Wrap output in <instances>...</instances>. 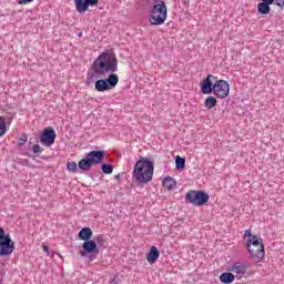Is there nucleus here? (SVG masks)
Segmentation results:
<instances>
[{
    "label": "nucleus",
    "instance_id": "obj_5",
    "mask_svg": "<svg viewBox=\"0 0 284 284\" xmlns=\"http://www.w3.org/2000/svg\"><path fill=\"white\" fill-rule=\"evenodd\" d=\"M246 247L252 258L255 261H263V258H265V244H263V239L258 240V236H252L251 240H246Z\"/></svg>",
    "mask_w": 284,
    "mask_h": 284
},
{
    "label": "nucleus",
    "instance_id": "obj_6",
    "mask_svg": "<svg viewBox=\"0 0 284 284\" xmlns=\"http://www.w3.org/2000/svg\"><path fill=\"white\" fill-rule=\"evenodd\" d=\"M17 250L14 241L9 233H6L3 227H0V257L6 258L12 256V253Z\"/></svg>",
    "mask_w": 284,
    "mask_h": 284
},
{
    "label": "nucleus",
    "instance_id": "obj_20",
    "mask_svg": "<svg viewBox=\"0 0 284 284\" xmlns=\"http://www.w3.org/2000/svg\"><path fill=\"white\" fill-rule=\"evenodd\" d=\"M271 10H272V8H270V4H266L264 2H260L257 4V12L260 14H270Z\"/></svg>",
    "mask_w": 284,
    "mask_h": 284
},
{
    "label": "nucleus",
    "instance_id": "obj_10",
    "mask_svg": "<svg viewBox=\"0 0 284 284\" xmlns=\"http://www.w3.org/2000/svg\"><path fill=\"white\" fill-rule=\"evenodd\" d=\"M54 141H57V131L52 126L44 128L40 134V143L44 148H52Z\"/></svg>",
    "mask_w": 284,
    "mask_h": 284
},
{
    "label": "nucleus",
    "instance_id": "obj_4",
    "mask_svg": "<svg viewBox=\"0 0 284 284\" xmlns=\"http://www.w3.org/2000/svg\"><path fill=\"white\" fill-rule=\"evenodd\" d=\"M105 160V151L104 150H93L90 151L78 162L79 170L82 172H90L94 165H100Z\"/></svg>",
    "mask_w": 284,
    "mask_h": 284
},
{
    "label": "nucleus",
    "instance_id": "obj_26",
    "mask_svg": "<svg viewBox=\"0 0 284 284\" xmlns=\"http://www.w3.org/2000/svg\"><path fill=\"white\" fill-rule=\"evenodd\" d=\"M67 170H69V172H77V170H78L77 162H68Z\"/></svg>",
    "mask_w": 284,
    "mask_h": 284
},
{
    "label": "nucleus",
    "instance_id": "obj_34",
    "mask_svg": "<svg viewBox=\"0 0 284 284\" xmlns=\"http://www.w3.org/2000/svg\"><path fill=\"white\" fill-rule=\"evenodd\" d=\"M43 252H47V253H48V252H50V248L44 245V246H43Z\"/></svg>",
    "mask_w": 284,
    "mask_h": 284
},
{
    "label": "nucleus",
    "instance_id": "obj_31",
    "mask_svg": "<svg viewBox=\"0 0 284 284\" xmlns=\"http://www.w3.org/2000/svg\"><path fill=\"white\" fill-rule=\"evenodd\" d=\"M32 1H34V0H20L19 3H20V6H23L26 3H32Z\"/></svg>",
    "mask_w": 284,
    "mask_h": 284
},
{
    "label": "nucleus",
    "instance_id": "obj_28",
    "mask_svg": "<svg viewBox=\"0 0 284 284\" xmlns=\"http://www.w3.org/2000/svg\"><path fill=\"white\" fill-rule=\"evenodd\" d=\"M121 283V278H119V275H113V277L110 280V284H119Z\"/></svg>",
    "mask_w": 284,
    "mask_h": 284
},
{
    "label": "nucleus",
    "instance_id": "obj_7",
    "mask_svg": "<svg viewBox=\"0 0 284 284\" xmlns=\"http://www.w3.org/2000/svg\"><path fill=\"white\" fill-rule=\"evenodd\" d=\"M210 201V194L203 190H190L185 195V203L203 207Z\"/></svg>",
    "mask_w": 284,
    "mask_h": 284
},
{
    "label": "nucleus",
    "instance_id": "obj_21",
    "mask_svg": "<svg viewBox=\"0 0 284 284\" xmlns=\"http://www.w3.org/2000/svg\"><path fill=\"white\" fill-rule=\"evenodd\" d=\"M175 170H185V158H181L180 155L175 156Z\"/></svg>",
    "mask_w": 284,
    "mask_h": 284
},
{
    "label": "nucleus",
    "instance_id": "obj_22",
    "mask_svg": "<svg viewBox=\"0 0 284 284\" xmlns=\"http://www.w3.org/2000/svg\"><path fill=\"white\" fill-rule=\"evenodd\" d=\"M6 132H8V124L6 123V118L0 115V138L4 136Z\"/></svg>",
    "mask_w": 284,
    "mask_h": 284
},
{
    "label": "nucleus",
    "instance_id": "obj_24",
    "mask_svg": "<svg viewBox=\"0 0 284 284\" xmlns=\"http://www.w3.org/2000/svg\"><path fill=\"white\" fill-rule=\"evenodd\" d=\"M94 242L97 245H99V247H103V245H105V236L103 234H99L95 236Z\"/></svg>",
    "mask_w": 284,
    "mask_h": 284
},
{
    "label": "nucleus",
    "instance_id": "obj_16",
    "mask_svg": "<svg viewBox=\"0 0 284 284\" xmlns=\"http://www.w3.org/2000/svg\"><path fill=\"white\" fill-rule=\"evenodd\" d=\"M92 229L85 226V227H82L78 234V239L80 241H83L84 243L88 242V241H92Z\"/></svg>",
    "mask_w": 284,
    "mask_h": 284
},
{
    "label": "nucleus",
    "instance_id": "obj_23",
    "mask_svg": "<svg viewBox=\"0 0 284 284\" xmlns=\"http://www.w3.org/2000/svg\"><path fill=\"white\" fill-rule=\"evenodd\" d=\"M101 170H102L103 174H112V172H114V165H112L110 163H102Z\"/></svg>",
    "mask_w": 284,
    "mask_h": 284
},
{
    "label": "nucleus",
    "instance_id": "obj_30",
    "mask_svg": "<svg viewBox=\"0 0 284 284\" xmlns=\"http://www.w3.org/2000/svg\"><path fill=\"white\" fill-rule=\"evenodd\" d=\"M24 143H28V136H24L19 140V145H23Z\"/></svg>",
    "mask_w": 284,
    "mask_h": 284
},
{
    "label": "nucleus",
    "instance_id": "obj_2",
    "mask_svg": "<svg viewBox=\"0 0 284 284\" xmlns=\"http://www.w3.org/2000/svg\"><path fill=\"white\" fill-rule=\"evenodd\" d=\"M152 179H154V161L140 156L133 166L132 180L138 185H148L152 183Z\"/></svg>",
    "mask_w": 284,
    "mask_h": 284
},
{
    "label": "nucleus",
    "instance_id": "obj_29",
    "mask_svg": "<svg viewBox=\"0 0 284 284\" xmlns=\"http://www.w3.org/2000/svg\"><path fill=\"white\" fill-rule=\"evenodd\" d=\"M275 6H278V8H283L284 0H274Z\"/></svg>",
    "mask_w": 284,
    "mask_h": 284
},
{
    "label": "nucleus",
    "instance_id": "obj_13",
    "mask_svg": "<svg viewBox=\"0 0 284 284\" xmlns=\"http://www.w3.org/2000/svg\"><path fill=\"white\" fill-rule=\"evenodd\" d=\"M250 268V264L248 263H234L231 267H230V272H233V274H235V278H247V270Z\"/></svg>",
    "mask_w": 284,
    "mask_h": 284
},
{
    "label": "nucleus",
    "instance_id": "obj_8",
    "mask_svg": "<svg viewBox=\"0 0 284 284\" xmlns=\"http://www.w3.org/2000/svg\"><path fill=\"white\" fill-rule=\"evenodd\" d=\"M93 83L97 92H109V90H114V87L119 85V75L109 74L108 78H100Z\"/></svg>",
    "mask_w": 284,
    "mask_h": 284
},
{
    "label": "nucleus",
    "instance_id": "obj_32",
    "mask_svg": "<svg viewBox=\"0 0 284 284\" xmlns=\"http://www.w3.org/2000/svg\"><path fill=\"white\" fill-rule=\"evenodd\" d=\"M262 3H266L267 6H272V3H274V0H262Z\"/></svg>",
    "mask_w": 284,
    "mask_h": 284
},
{
    "label": "nucleus",
    "instance_id": "obj_36",
    "mask_svg": "<svg viewBox=\"0 0 284 284\" xmlns=\"http://www.w3.org/2000/svg\"><path fill=\"white\" fill-rule=\"evenodd\" d=\"M114 179H116L118 181L121 179V175H115Z\"/></svg>",
    "mask_w": 284,
    "mask_h": 284
},
{
    "label": "nucleus",
    "instance_id": "obj_15",
    "mask_svg": "<svg viewBox=\"0 0 284 284\" xmlns=\"http://www.w3.org/2000/svg\"><path fill=\"white\" fill-rule=\"evenodd\" d=\"M159 256H161V252L156 246H151L150 251L146 253V261L150 265H154L156 261H159Z\"/></svg>",
    "mask_w": 284,
    "mask_h": 284
},
{
    "label": "nucleus",
    "instance_id": "obj_12",
    "mask_svg": "<svg viewBox=\"0 0 284 284\" xmlns=\"http://www.w3.org/2000/svg\"><path fill=\"white\" fill-rule=\"evenodd\" d=\"M75 10L79 14H85L90 8H97L99 0H73Z\"/></svg>",
    "mask_w": 284,
    "mask_h": 284
},
{
    "label": "nucleus",
    "instance_id": "obj_33",
    "mask_svg": "<svg viewBox=\"0 0 284 284\" xmlns=\"http://www.w3.org/2000/svg\"><path fill=\"white\" fill-rule=\"evenodd\" d=\"M178 1L183 6H187V3H190V0H178Z\"/></svg>",
    "mask_w": 284,
    "mask_h": 284
},
{
    "label": "nucleus",
    "instance_id": "obj_3",
    "mask_svg": "<svg viewBox=\"0 0 284 284\" xmlns=\"http://www.w3.org/2000/svg\"><path fill=\"white\" fill-rule=\"evenodd\" d=\"M152 3V8L149 16L151 26H163L168 19V6L163 0H148Z\"/></svg>",
    "mask_w": 284,
    "mask_h": 284
},
{
    "label": "nucleus",
    "instance_id": "obj_35",
    "mask_svg": "<svg viewBox=\"0 0 284 284\" xmlns=\"http://www.w3.org/2000/svg\"><path fill=\"white\" fill-rule=\"evenodd\" d=\"M22 165H24V163H28V160H21L20 162Z\"/></svg>",
    "mask_w": 284,
    "mask_h": 284
},
{
    "label": "nucleus",
    "instance_id": "obj_27",
    "mask_svg": "<svg viewBox=\"0 0 284 284\" xmlns=\"http://www.w3.org/2000/svg\"><path fill=\"white\" fill-rule=\"evenodd\" d=\"M252 236H256V235H253L252 231L246 230L244 233V239H246V241H250V240H252Z\"/></svg>",
    "mask_w": 284,
    "mask_h": 284
},
{
    "label": "nucleus",
    "instance_id": "obj_19",
    "mask_svg": "<svg viewBox=\"0 0 284 284\" xmlns=\"http://www.w3.org/2000/svg\"><path fill=\"white\" fill-rule=\"evenodd\" d=\"M219 103V100L216 98L210 95L205 99L204 105L207 110H212V108H216V104Z\"/></svg>",
    "mask_w": 284,
    "mask_h": 284
},
{
    "label": "nucleus",
    "instance_id": "obj_18",
    "mask_svg": "<svg viewBox=\"0 0 284 284\" xmlns=\"http://www.w3.org/2000/svg\"><path fill=\"white\" fill-rule=\"evenodd\" d=\"M163 186L166 187V190H174V187H176V180L172 176H166L163 180Z\"/></svg>",
    "mask_w": 284,
    "mask_h": 284
},
{
    "label": "nucleus",
    "instance_id": "obj_1",
    "mask_svg": "<svg viewBox=\"0 0 284 284\" xmlns=\"http://www.w3.org/2000/svg\"><path fill=\"white\" fill-rule=\"evenodd\" d=\"M92 72H88L85 85H94V79H103L108 74H116L119 70V59L112 50H104L100 53L91 65Z\"/></svg>",
    "mask_w": 284,
    "mask_h": 284
},
{
    "label": "nucleus",
    "instance_id": "obj_14",
    "mask_svg": "<svg viewBox=\"0 0 284 284\" xmlns=\"http://www.w3.org/2000/svg\"><path fill=\"white\" fill-rule=\"evenodd\" d=\"M212 79H216V77L207 74L206 78L200 82L202 94H212V92H214V82H212Z\"/></svg>",
    "mask_w": 284,
    "mask_h": 284
},
{
    "label": "nucleus",
    "instance_id": "obj_25",
    "mask_svg": "<svg viewBox=\"0 0 284 284\" xmlns=\"http://www.w3.org/2000/svg\"><path fill=\"white\" fill-rule=\"evenodd\" d=\"M31 150L36 156H40L41 152H43V149L39 144H34Z\"/></svg>",
    "mask_w": 284,
    "mask_h": 284
},
{
    "label": "nucleus",
    "instance_id": "obj_17",
    "mask_svg": "<svg viewBox=\"0 0 284 284\" xmlns=\"http://www.w3.org/2000/svg\"><path fill=\"white\" fill-rule=\"evenodd\" d=\"M235 278H236V276L230 272H225L220 275V281L223 284H232V283H234Z\"/></svg>",
    "mask_w": 284,
    "mask_h": 284
},
{
    "label": "nucleus",
    "instance_id": "obj_11",
    "mask_svg": "<svg viewBox=\"0 0 284 284\" xmlns=\"http://www.w3.org/2000/svg\"><path fill=\"white\" fill-rule=\"evenodd\" d=\"M213 93L217 99L230 97V83L225 80H217L213 87Z\"/></svg>",
    "mask_w": 284,
    "mask_h": 284
},
{
    "label": "nucleus",
    "instance_id": "obj_37",
    "mask_svg": "<svg viewBox=\"0 0 284 284\" xmlns=\"http://www.w3.org/2000/svg\"><path fill=\"white\" fill-rule=\"evenodd\" d=\"M79 37H83V33H79Z\"/></svg>",
    "mask_w": 284,
    "mask_h": 284
},
{
    "label": "nucleus",
    "instance_id": "obj_9",
    "mask_svg": "<svg viewBox=\"0 0 284 284\" xmlns=\"http://www.w3.org/2000/svg\"><path fill=\"white\" fill-rule=\"evenodd\" d=\"M80 256L89 261H95L99 256V244L94 240L83 242L82 250L79 251Z\"/></svg>",
    "mask_w": 284,
    "mask_h": 284
}]
</instances>
